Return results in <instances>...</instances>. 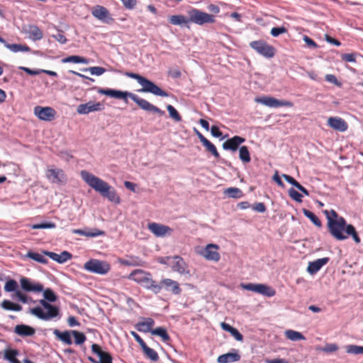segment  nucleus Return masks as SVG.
<instances>
[{"label": "nucleus", "instance_id": "nucleus-1", "mask_svg": "<svg viewBox=\"0 0 363 363\" xmlns=\"http://www.w3.org/2000/svg\"><path fill=\"white\" fill-rule=\"evenodd\" d=\"M44 299H40L39 303L41 306H36L29 309V313L43 320H50L60 316L59 308L49 302H55L57 296L50 289H43Z\"/></svg>", "mask_w": 363, "mask_h": 363}, {"label": "nucleus", "instance_id": "nucleus-2", "mask_svg": "<svg viewBox=\"0 0 363 363\" xmlns=\"http://www.w3.org/2000/svg\"><path fill=\"white\" fill-rule=\"evenodd\" d=\"M80 175L91 188L99 193L103 197L114 203H120L121 199L116 191L107 182L86 170L81 171Z\"/></svg>", "mask_w": 363, "mask_h": 363}, {"label": "nucleus", "instance_id": "nucleus-3", "mask_svg": "<svg viewBox=\"0 0 363 363\" xmlns=\"http://www.w3.org/2000/svg\"><path fill=\"white\" fill-rule=\"evenodd\" d=\"M98 92L101 94L108 96L112 98L123 99L125 103H128L127 98H130L135 103H136L138 106L147 112L157 113L160 116H162L164 114V111L152 104L147 100L140 98L136 94H133L129 91H123L121 90H116L111 89H99Z\"/></svg>", "mask_w": 363, "mask_h": 363}, {"label": "nucleus", "instance_id": "nucleus-4", "mask_svg": "<svg viewBox=\"0 0 363 363\" xmlns=\"http://www.w3.org/2000/svg\"><path fill=\"white\" fill-rule=\"evenodd\" d=\"M327 225L329 233L337 240H345L349 235H351L356 243L360 242V238L354 227L352 225L347 224L344 218H340L335 221L330 219Z\"/></svg>", "mask_w": 363, "mask_h": 363}, {"label": "nucleus", "instance_id": "nucleus-5", "mask_svg": "<svg viewBox=\"0 0 363 363\" xmlns=\"http://www.w3.org/2000/svg\"><path fill=\"white\" fill-rule=\"evenodd\" d=\"M128 279L135 281L144 288L151 290L155 294L159 293L162 289V286L158 285V284L152 279L151 274L143 269L134 270L128 276Z\"/></svg>", "mask_w": 363, "mask_h": 363}, {"label": "nucleus", "instance_id": "nucleus-6", "mask_svg": "<svg viewBox=\"0 0 363 363\" xmlns=\"http://www.w3.org/2000/svg\"><path fill=\"white\" fill-rule=\"evenodd\" d=\"M124 74L126 77L137 80L138 84L142 86V89L139 90L140 92L150 93L155 96L163 97L168 96V94L166 91L161 89L157 85L148 79L133 72H126Z\"/></svg>", "mask_w": 363, "mask_h": 363}, {"label": "nucleus", "instance_id": "nucleus-7", "mask_svg": "<svg viewBox=\"0 0 363 363\" xmlns=\"http://www.w3.org/2000/svg\"><path fill=\"white\" fill-rule=\"evenodd\" d=\"M86 271L100 275L106 274L111 269V265L106 261L91 259L84 264Z\"/></svg>", "mask_w": 363, "mask_h": 363}, {"label": "nucleus", "instance_id": "nucleus-8", "mask_svg": "<svg viewBox=\"0 0 363 363\" xmlns=\"http://www.w3.org/2000/svg\"><path fill=\"white\" fill-rule=\"evenodd\" d=\"M189 22L197 25H203L205 23H213L215 22V16L201 11L196 9H192L188 11Z\"/></svg>", "mask_w": 363, "mask_h": 363}, {"label": "nucleus", "instance_id": "nucleus-9", "mask_svg": "<svg viewBox=\"0 0 363 363\" xmlns=\"http://www.w3.org/2000/svg\"><path fill=\"white\" fill-rule=\"evenodd\" d=\"M250 46L259 55L272 58L275 55V49L264 40H255L250 43Z\"/></svg>", "mask_w": 363, "mask_h": 363}, {"label": "nucleus", "instance_id": "nucleus-10", "mask_svg": "<svg viewBox=\"0 0 363 363\" xmlns=\"http://www.w3.org/2000/svg\"><path fill=\"white\" fill-rule=\"evenodd\" d=\"M91 352L99 361H96L91 357L89 359L93 363H112V357L111 354L99 345L93 344L91 345Z\"/></svg>", "mask_w": 363, "mask_h": 363}, {"label": "nucleus", "instance_id": "nucleus-11", "mask_svg": "<svg viewBox=\"0 0 363 363\" xmlns=\"http://www.w3.org/2000/svg\"><path fill=\"white\" fill-rule=\"evenodd\" d=\"M255 101L271 108L281 106L291 107L293 106V104L289 101L279 100L271 96L257 98Z\"/></svg>", "mask_w": 363, "mask_h": 363}, {"label": "nucleus", "instance_id": "nucleus-12", "mask_svg": "<svg viewBox=\"0 0 363 363\" xmlns=\"http://www.w3.org/2000/svg\"><path fill=\"white\" fill-rule=\"evenodd\" d=\"M218 245L216 244H208L203 249L201 250L198 253L207 260L218 262L220 256L218 252Z\"/></svg>", "mask_w": 363, "mask_h": 363}, {"label": "nucleus", "instance_id": "nucleus-13", "mask_svg": "<svg viewBox=\"0 0 363 363\" xmlns=\"http://www.w3.org/2000/svg\"><path fill=\"white\" fill-rule=\"evenodd\" d=\"M46 177L55 184H65L67 181V177L64 171L58 168H48L46 170Z\"/></svg>", "mask_w": 363, "mask_h": 363}, {"label": "nucleus", "instance_id": "nucleus-14", "mask_svg": "<svg viewBox=\"0 0 363 363\" xmlns=\"http://www.w3.org/2000/svg\"><path fill=\"white\" fill-rule=\"evenodd\" d=\"M20 284L22 290L26 292L38 293L43 291V286L40 283L33 281L25 277L20 279Z\"/></svg>", "mask_w": 363, "mask_h": 363}, {"label": "nucleus", "instance_id": "nucleus-15", "mask_svg": "<svg viewBox=\"0 0 363 363\" xmlns=\"http://www.w3.org/2000/svg\"><path fill=\"white\" fill-rule=\"evenodd\" d=\"M104 109V106L99 102L89 101L86 104H79L77 112L81 115H86L91 112L99 111Z\"/></svg>", "mask_w": 363, "mask_h": 363}, {"label": "nucleus", "instance_id": "nucleus-16", "mask_svg": "<svg viewBox=\"0 0 363 363\" xmlns=\"http://www.w3.org/2000/svg\"><path fill=\"white\" fill-rule=\"evenodd\" d=\"M35 115L43 121H50L55 118L56 111L52 107L35 106L34 108Z\"/></svg>", "mask_w": 363, "mask_h": 363}, {"label": "nucleus", "instance_id": "nucleus-17", "mask_svg": "<svg viewBox=\"0 0 363 363\" xmlns=\"http://www.w3.org/2000/svg\"><path fill=\"white\" fill-rule=\"evenodd\" d=\"M147 228L157 237L169 235L173 231L169 226L157 223H150L148 224Z\"/></svg>", "mask_w": 363, "mask_h": 363}, {"label": "nucleus", "instance_id": "nucleus-18", "mask_svg": "<svg viewBox=\"0 0 363 363\" xmlns=\"http://www.w3.org/2000/svg\"><path fill=\"white\" fill-rule=\"evenodd\" d=\"M173 262L172 264V269L174 272H176L180 274L190 275V271L188 268L187 264L185 261L179 256H174L172 257Z\"/></svg>", "mask_w": 363, "mask_h": 363}, {"label": "nucleus", "instance_id": "nucleus-19", "mask_svg": "<svg viewBox=\"0 0 363 363\" xmlns=\"http://www.w3.org/2000/svg\"><path fill=\"white\" fill-rule=\"evenodd\" d=\"M91 13L95 18L104 23H109L113 21L108 9L102 6H94L92 9Z\"/></svg>", "mask_w": 363, "mask_h": 363}, {"label": "nucleus", "instance_id": "nucleus-20", "mask_svg": "<svg viewBox=\"0 0 363 363\" xmlns=\"http://www.w3.org/2000/svg\"><path fill=\"white\" fill-rule=\"evenodd\" d=\"M328 125L333 129L340 132H345L348 128L346 121L337 116L328 118Z\"/></svg>", "mask_w": 363, "mask_h": 363}, {"label": "nucleus", "instance_id": "nucleus-21", "mask_svg": "<svg viewBox=\"0 0 363 363\" xmlns=\"http://www.w3.org/2000/svg\"><path fill=\"white\" fill-rule=\"evenodd\" d=\"M245 142V139L240 136H234L223 143V148L225 150L235 152L240 144Z\"/></svg>", "mask_w": 363, "mask_h": 363}, {"label": "nucleus", "instance_id": "nucleus-22", "mask_svg": "<svg viewBox=\"0 0 363 363\" xmlns=\"http://www.w3.org/2000/svg\"><path fill=\"white\" fill-rule=\"evenodd\" d=\"M158 285H161L162 288L164 287L167 291H171L175 295H178L182 292L179 283L171 279H164Z\"/></svg>", "mask_w": 363, "mask_h": 363}, {"label": "nucleus", "instance_id": "nucleus-23", "mask_svg": "<svg viewBox=\"0 0 363 363\" xmlns=\"http://www.w3.org/2000/svg\"><path fill=\"white\" fill-rule=\"evenodd\" d=\"M44 255L48 256L52 260L62 264L72 259V254L67 251H63L60 254H57L52 252L45 251Z\"/></svg>", "mask_w": 363, "mask_h": 363}, {"label": "nucleus", "instance_id": "nucleus-24", "mask_svg": "<svg viewBox=\"0 0 363 363\" xmlns=\"http://www.w3.org/2000/svg\"><path fill=\"white\" fill-rule=\"evenodd\" d=\"M330 259L328 257H323L320 259H315L313 262L308 263L307 271L311 274L317 273L324 265H325Z\"/></svg>", "mask_w": 363, "mask_h": 363}, {"label": "nucleus", "instance_id": "nucleus-25", "mask_svg": "<svg viewBox=\"0 0 363 363\" xmlns=\"http://www.w3.org/2000/svg\"><path fill=\"white\" fill-rule=\"evenodd\" d=\"M119 262L124 266L128 267H143L145 264V261L140 257L135 255H129L126 258L120 259Z\"/></svg>", "mask_w": 363, "mask_h": 363}, {"label": "nucleus", "instance_id": "nucleus-26", "mask_svg": "<svg viewBox=\"0 0 363 363\" xmlns=\"http://www.w3.org/2000/svg\"><path fill=\"white\" fill-rule=\"evenodd\" d=\"M14 333L21 337H30L35 333V330L29 325L20 324L15 327Z\"/></svg>", "mask_w": 363, "mask_h": 363}, {"label": "nucleus", "instance_id": "nucleus-27", "mask_svg": "<svg viewBox=\"0 0 363 363\" xmlns=\"http://www.w3.org/2000/svg\"><path fill=\"white\" fill-rule=\"evenodd\" d=\"M240 360V356L236 350L222 354L218 357V363H230Z\"/></svg>", "mask_w": 363, "mask_h": 363}, {"label": "nucleus", "instance_id": "nucleus-28", "mask_svg": "<svg viewBox=\"0 0 363 363\" xmlns=\"http://www.w3.org/2000/svg\"><path fill=\"white\" fill-rule=\"evenodd\" d=\"M155 325V321L153 319L150 318H143V321L138 322L135 325V328L142 333H148L150 332L152 328Z\"/></svg>", "mask_w": 363, "mask_h": 363}, {"label": "nucleus", "instance_id": "nucleus-29", "mask_svg": "<svg viewBox=\"0 0 363 363\" xmlns=\"http://www.w3.org/2000/svg\"><path fill=\"white\" fill-rule=\"evenodd\" d=\"M72 232L74 234H78L86 237L94 238L104 235V231L99 229H93L91 230H85L82 229H73Z\"/></svg>", "mask_w": 363, "mask_h": 363}, {"label": "nucleus", "instance_id": "nucleus-30", "mask_svg": "<svg viewBox=\"0 0 363 363\" xmlns=\"http://www.w3.org/2000/svg\"><path fill=\"white\" fill-rule=\"evenodd\" d=\"M53 333L57 339L61 340L65 344L68 345H72V330L71 331L67 330V331L61 332L58 330H55Z\"/></svg>", "mask_w": 363, "mask_h": 363}, {"label": "nucleus", "instance_id": "nucleus-31", "mask_svg": "<svg viewBox=\"0 0 363 363\" xmlns=\"http://www.w3.org/2000/svg\"><path fill=\"white\" fill-rule=\"evenodd\" d=\"M255 292L268 297H272L276 294L274 289L262 284H257Z\"/></svg>", "mask_w": 363, "mask_h": 363}, {"label": "nucleus", "instance_id": "nucleus-32", "mask_svg": "<svg viewBox=\"0 0 363 363\" xmlns=\"http://www.w3.org/2000/svg\"><path fill=\"white\" fill-rule=\"evenodd\" d=\"M29 38L33 40H39L43 38V32L36 26H30L27 30Z\"/></svg>", "mask_w": 363, "mask_h": 363}, {"label": "nucleus", "instance_id": "nucleus-33", "mask_svg": "<svg viewBox=\"0 0 363 363\" xmlns=\"http://www.w3.org/2000/svg\"><path fill=\"white\" fill-rule=\"evenodd\" d=\"M169 21L171 24L175 26H183L189 23V18H187L183 15H173L169 17Z\"/></svg>", "mask_w": 363, "mask_h": 363}, {"label": "nucleus", "instance_id": "nucleus-34", "mask_svg": "<svg viewBox=\"0 0 363 363\" xmlns=\"http://www.w3.org/2000/svg\"><path fill=\"white\" fill-rule=\"evenodd\" d=\"M284 334L291 341L304 340L306 339L301 333L293 330H287Z\"/></svg>", "mask_w": 363, "mask_h": 363}, {"label": "nucleus", "instance_id": "nucleus-35", "mask_svg": "<svg viewBox=\"0 0 363 363\" xmlns=\"http://www.w3.org/2000/svg\"><path fill=\"white\" fill-rule=\"evenodd\" d=\"M6 48L13 52L30 51V48L26 45L7 43Z\"/></svg>", "mask_w": 363, "mask_h": 363}, {"label": "nucleus", "instance_id": "nucleus-36", "mask_svg": "<svg viewBox=\"0 0 363 363\" xmlns=\"http://www.w3.org/2000/svg\"><path fill=\"white\" fill-rule=\"evenodd\" d=\"M1 306L4 310L7 311H21L23 308L21 305L13 303L9 300L3 301Z\"/></svg>", "mask_w": 363, "mask_h": 363}, {"label": "nucleus", "instance_id": "nucleus-37", "mask_svg": "<svg viewBox=\"0 0 363 363\" xmlns=\"http://www.w3.org/2000/svg\"><path fill=\"white\" fill-rule=\"evenodd\" d=\"M151 333L154 335L160 337L162 340L165 342H167L170 340V337L164 328L159 327L153 329L151 330Z\"/></svg>", "mask_w": 363, "mask_h": 363}, {"label": "nucleus", "instance_id": "nucleus-38", "mask_svg": "<svg viewBox=\"0 0 363 363\" xmlns=\"http://www.w3.org/2000/svg\"><path fill=\"white\" fill-rule=\"evenodd\" d=\"M62 62L63 63H68V62L81 63V64H88L89 63V61L87 59L82 57L81 56H78V55H72V56H69L67 57L63 58L62 60Z\"/></svg>", "mask_w": 363, "mask_h": 363}, {"label": "nucleus", "instance_id": "nucleus-39", "mask_svg": "<svg viewBox=\"0 0 363 363\" xmlns=\"http://www.w3.org/2000/svg\"><path fill=\"white\" fill-rule=\"evenodd\" d=\"M225 194L230 198L240 199L242 197V191L238 187H230L224 191Z\"/></svg>", "mask_w": 363, "mask_h": 363}, {"label": "nucleus", "instance_id": "nucleus-40", "mask_svg": "<svg viewBox=\"0 0 363 363\" xmlns=\"http://www.w3.org/2000/svg\"><path fill=\"white\" fill-rule=\"evenodd\" d=\"M25 257L32 259L39 263H48V259L43 255H40L37 252H33L32 251H28V253L25 255Z\"/></svg>", "mask_w": 363, "mask_h": 363}, {"label": "nucleus", "instance_id": "nucleus-41", "mask_svg": "<svg viewBox=\"0 0 363 363\" xmlns=\"http://www.w3.org/2000/svg\"><path fill=\"white\" fill-rule=\"evenodd\" d=\"M239 157L244 163H248L251 160L250 152L247 146H241L239 149Z\"/></svg>", "mask_w": 363, "mask_h": 363}, {"label": "nucleus", "instance_id": "nucleus-42", "mask_svg": "<svg viewBox=\"0 0 363 363\" xmlns=\"http://www.w3.org/2000/svg\"><path fill=\"white\" fill-rule=\"evenodd\" d=\"M18 352L16 350H6L5 351L4 357L6 360L11 363H21L17 359L16 356Z\"/></svg>", "mask_w": 363, "mask_h": 363}, {"label": "nucleus", "instance_id": "nucleus-43", "mask_svg": "<svg viewBox=\"0 0 363 363\" xmlns=\"http://www.w3.org/2000/svg\"><path fill=\"white\" fill-rule=\"evenodd\" d=\"M304 216L311 220V221L317 227L320 228L322 226V223L319 218L311 211L307 209L303 210Z\"/></svg>", "mask_w": 363, "mask_h": 363}, {"label": "nucleus", "instance_id": "nucleus-44", "mask_svg": "<svg viewBox=\"0 0 363 363\" xmlns=\"http://www.w3.org/2000/svg\"><path fill=\"white\" fill-rule=\"evenodd\" d=\"M345 351L351 354H363V346L348 345L345 347Z\"/></svg>", "mask_w": 363, "mask_h": 363}, {"label": "nucleus", "instance_id": "nucleus-45", "mask_svg": "<svg viewBox=\"0 0 363 363\" xmlns=\"http://www.w3.org/2000/svg\"><path fill=\"white\" fill-rule=\"evenodd\" d=\"M203 145L206 147V150L211 152L216 158H219L220 155L216 147V146L207 140L203 143Z\"/></svg>", "mask_w": 363, "mask_h": 363}, {"label": "nucleus", "instance_id": "nucleus-46", "mask_svg": "<svg viewBox=\"0 0 363 363\" xmlns=\"http://www.w3.org/2000/svg\"><path fill=\"white\" fill-rule=\"evenodd\" d=\"M338 346L335 343L326 344L324 347H318V350L325 353H333L338 350Z\"/></svg>", "mask_w": 363, "mask_h": 363}, {"label": "nucleus", "instance_id": "nucleus-47", "mask_svg": "<svg viewBox=\"0 0 363 363\" xmlns=\"http://www.w3.org/2000/svg\"><path fill=\"white\" fill-rule=\"evenodd\" d=\"M4 290L6 292H14L19 291L18 289V283L14 279L7 281L4 285Z\"/></svg>", "mask_w": 363, "mask_h": 363}, {"label": "nucleus", "instance_id": "nucleus-48", "mask_svg": "<svg viewBox=\"0 0 363 363\" xmlns=\"http://www.w3.org/2000/svg\"><path fill=\"white\" fill-rule=\"evenodd\" d=\"M167 109L169 112V116L177 122L182 121V117L177 109L172 105H167Z\"/></svg>", "mask_w": 363, "mask_h": 363}, {"label": "nucleus", "instance_id": "nucleus-49", "mask_svg": "<svg viewBox=\"0 0 363 363\" xmlns=\"http://www.w3.org/2000/svg\"><path fill=\"white\" fill-rule=\"evenodd\" d=\"M82 70L84 72H89L91 74L96 76H100L106 72V69L101 67H91L83 68Z\"/></svg>", "mask_w": 363, "mask_h": 363}, {"label": "nucleus", "instance_id": "nucleus-50", "mask_svg": "<svg viewBox=\"0 0 363 363\" xmlns=\"http://www.w3.org/2000/svg\"><path fill=\"white\" fill-rule=\"evenodd\" d=\"M72 336L74 337V342L77 345H81L86 340V336L83 333L77 330H72Z\"/></svg>", "mask_w": 363, "mask_h": 363}, {"label": "nucleus", "instance_id": "nucleus-51", "mask_svg": "<svg viewBox=\"0 0 363 363\" xmlns=\"http://www.w3.org/2000/svg\"><path fill=\"white\" fill-rule=\"evenodd\" d=\"M323 213L325 214L328 222H329L330 219L333 220H337L339 218H342L339 216L337 212L335 210H325L323 211Z\"/></svg>", "mask_w": 363, "mask_h": 363}, {"label": "nucleus", "instance_id": "nucleus-52", "mask_svg": "<svg viewBox=\"0 0 363 363\" xmlns=\"http://www.w3.org/2000/svg\"><path fill=\"white\" fill-rule=\"evenodd\" d=\"M12 298H17L19 301L23 303H28V297L26 294H23L21 291H16V293L12 294Z\"/></svg>", "mask_w": 363, "mask_h": 363}, {"label": "nucleus", "instance_id": "nucleus-53", "mask_svg": "<svg viewBox=\"0 0 363 363\" xmlns=\"http://www.w3.org/2000/svg\"><path fill=\"white\" fill-rule=\"evenodd\" d=\"M289 196L294 201L301 203L303 196L293 188L289 189Z\"/></svg>", "mask_w": 363, "mask_h": 363}, {"label": "nucleus", "instance_id": "nucleus-54", "mask_svg": "<svg viewBox=\"0 0 363 363\" xmlns=\"http://www.w3.org/2000/svg\"><path fill=\"white\" fill-rule=\"evenodd\" d=\"M287 33V29L284 26L274 27L271 29L270 34L273 37H278L279 35Z\"/></svg>", "mask_w": 363, "mask_h": 363}, {"label": "nucleus", "instance_id": "nucleus-55", "mask_svg": "<svg viewBox=\"0 0 363 363\" xmlns=\"http://www.w3.org/2000/svg\"><path fill=\"white\" fill-rule=\"evenodd\" d=\"M144 354L151 361L155 362L158 359L157 353L150 347L146 348V350L144 352Z\"/></svg>", "mask_w": 363, "mask_h": 363}, {"label": "nucleus", "instance_id": "nucleus-56", "mask_svg": "<svg viewBox=\"0 0 363 363\" xmlns=\"http://www.w3.org/2000/svg\"><path fill=\"white\" fill-rule=\"evenodd\" d=\"M55 224L53 223H42L39 224H34L31 225L32 229H45V228H55Z\"/></svg>", "mask_w": 363, "mask_h": 363}, {"label": "nucleus", "instance_id": "nucleus-57", "mask_svg": "<svg viewBox=\"0 0 363 363\" xmlns=\"http://www.w3.org/2000/svg\"><path fill=\"white\" fill-rule=\"evenodd\" d=\"M342 60L348 62H356V55L354 53H345L342 54Z\"/></svg>", "mask_w": 363, "mask_h": 363}, {"label": "nucleus", "instance_id": "nucleus-58", "mask_svg": "<svg viewBox=\"0 0 363 363\" xmlns=\"http://www.w3.org/2000/svg\"><path fill=\"white\" fill-rule=\"evenodd\" d=\"M19 69H21V70H23L24 72H26L27 74H30V75H38L40 73H42L43 72H44V69H31L30 68H28V67H19Z\"/></svg>", "mask_w": 363, "mask_h": 363}, {"label": "nucleus", "instance_id": "nucleus-59", "mask_svg": "<svg viewBox=\"0 0 363 363\" xmlns=\"http://www.w3.org/2000/svg\"><path fill=\"white\" fill-rule=\"evenodd\" d=\"M282 177L285 179V180L289 182V184H292L295 187H298L299 186V183L294 179L292 177L288 175V174H282Z\"/></svg>", "mask_w": 363, "mask_h": 363}, {"label": "nucleus", "instance_id": "nucleus-60", "mask_svg": "<svg viewBox=\"0 0 363 363\" xmlns=\"http://www.w3.org/2000/svg\"><path fill=\"white\" fill-rule=\"evenodd\" d=\"M252 209L257 212L264 213L266 211L265 205L263 203H257L252 206Z\"/></svg>", "mask_w": 363, "mask_h": 363}, {"label": "nucleus", "instance_id": "nucleus-61", "mask_svg": "<svg viewBox=\"0 0 363 363\" xmlns=\"http://www.w3.org/2000/svg\"><path fill=\"white\" fill-rule=\"evenodd\" d=\"M303 40L308 46L313 48H318V45L316 44V43L315 41H313L311 38H310L308 36L304 35Z\"/></svg>", "mask_w": 363, "mask_h": 363}, {"label": "nucleus", "instance_id": "nucleus-62", "mask_svg": "<svg viewBox=\"0 0 363 363\" xmlns=\"http://www.w3.org/2000/svg\"><path fill=\"white\" fill-rule=\"evenodd\" d=\"M52 37L61 44H65L67 42V38L62 33L53 35Z\"/></svg>", "mask_w": 363, "mask_h": 363}, {"label": "nucleus", "instance_id": "nucleus-63", "mask_svg": "<svg viewBox=\"0 0 363 363\" xmlns=\"http://www.w3.org/2000/svg\"><path fill=\"white\" fill-rule=\"evenodd\" d=\"M230 333L238 341L242 340V334L235 328L230 332Z\"/></svg>", "mask_w": 363, "mask_h": 363}, {"label": "nucleus", "instance_id": "nucleus-64", "mask_svg": "<svg viewBox=\"0 0 363 363\" xmlns=\"http://www.w3.org/2000/svg\"><path fill=\"white\" fill-rule=\"evenodd\" d=\"M67 323L70 327L79 326L80 325L79 321L74 316H69L67 318Z\"/></svg>", "mask_w": 363, "mask_h": 363}]
</instances>
